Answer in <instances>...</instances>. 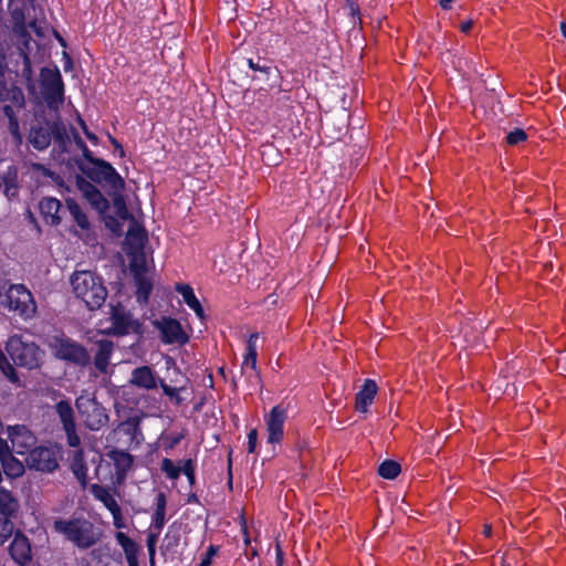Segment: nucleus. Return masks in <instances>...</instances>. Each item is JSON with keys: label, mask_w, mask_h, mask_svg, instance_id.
Masks as SVG:
<instances>
[{"label": "nucleus", "mask_w": 566, "mask_h": 566, "mask_svg": "<svg viewBox=\"0 0 566 566\" xmlns=\"http://www.w3.org/2000/svg\"><path fill=\"white\" fill-rule=\"evenodd\" d=\"M53 530L80 549H88L101 539V533L94 523L84 516L56 518L53 522Z\"/></svg>", "instance_id": "nucleus-1"}, {"label": "nucleus", "mask_w": 566, "mask_h": 566, "mask_svg": "<svg viewBox=\"0 0 566 566\" xmlns=\"http://www.w3.org/2000/svg\"><path fill=\"white\" fill-rule=\"evenodd\" d=\"M75 296L82 300L90 311L103 306L108 295L103 279L91 271H77L71 277Z\"/></svg>", "instance_id": "nucleus-2"}, {"label": "nucleus", "mask_w": 566, "mask_h": 566, "mask_svg": "<svg viewBox=\"0 0 566 566\" xmlns=\"http://www.w3.org/2000/svg\"><path fill=\"white\" fill-rule=\"evenodd\" d=\"M1 303L24 322L34 318L38 312L34 296L24 284H10Z\"/></svg>", "instance_id": "nucleus-3"}, {"label": "nucleus", "mask_w": 566, "mask_h": 566, "mask_svg": "<svg viewBox=\"0 0 566 566\" xmlns=\"http://www.w3.org/2000/svg\"><path fill=\"white\" fill-rule=\"evenodd\" d=\"M75 408L84 426L92 431L102 429L109 421L106 408L88 391H83L75 399Z\"/></svg>", "instance_id": "nucleus-4"}, {"label": "nucleus", "mask_w": 566, "mask_h": 566, "mask_svg": "<svg viewBox=\"0 0 566 566\" xmlns=\"http://www.w3.org/2000/svg\"><path fill=\"white\" fill-rule=\"evenodd\" d=\"M50 348L53 356L59 360L67 361L78 367H86L91 363L87 349L65 335L53 336Z\"/></svg>", "instance_id": "nucleus-5"}, {"label": "nucleus", "mask_w": 566, "mask_h": 566, "mask_svg": "<svg viewBox=\"0 0 566 566\" xmlns=\"http://www.w3.org/2000/svg\"><path fill=\"white\" fill-rule=\"evenodd\" d=\"M40 88L42 97L50 109H57L64 102V82L57 66H43L40 70Z\"/></svg>", "instance_id": "nucleus-6"}, {"label": "nucleus", "mask_w": 566, "mask_h": 566, "mask_svg": "<svg viewBox=\"0 0 566 566\" xmlns=\"http://www.w3.org/2000/svg\"><path fill=\"white\" fill-rule=\"evenodd\" d=\"M111 326L105 331L107 335L126 336L130 333L143 336L145 327L142 322L135 319L133 314L124 307L119 302L111 305L109 312Z\"/></svg>", "instance_id": "nucleus-7"}, {"label": "nucleus", "mask_w": 566, "mask_h": 566, "mask_svg": "<svg viewBox=\"0 0 566 566\" xmlns=\"http://www.w3.org/2000/svg\"><path fill=\"white\" fill-rule=\"evenodd\" d=\"M78 169L93 182L106 184L111 189L124 190L125 181L117 170L106 160H95L93 167L77 161Z\"/></svg>", "instance_id": "nucleus-8"}, {"label": "nucleus", "mask_w": 566, "mask_h": 566, "mask_svg": "<svg viewBox=\"0 0 566 566\" xmlns=\"http://www.w3.org/2000/svg\"><path fill=\"white\" fill-rule=\"evenodd\" d=\"M6 352L14 365L28 369L39 367L40 348L34 343H25L21 336H11L6 344Z\"/></svg>", "instance_id": "nucleus-9"}, {"label": "nucleus", "mask_w": 566, "mask_h": 566, "mask_svg": "<svg viewBox=\"0 0 566 566\" xmlns=\"http://www.w3.org/2000/svg\"><path fill=\"white\" fill-rule=\"evenodd\" d=\"M59 451L51 447H35L28 454L25 461L31 470L53 473L59 469Z\"/></svg>", "instance_id": "nucleus-10"}, {"label": "nucleus", "mask_w": 566, "mask_h": 566, "mask_svg": "<svg viewBox=\"0 0 566 566\" xmlns=\"http://www.w3.org/2000/svg\"><path fill=\"white\" fill-rule=\"evenodd\" d=\"M245 61L249 69L253 71L251 75L252 81L266 84L270 88L276 85L280 78V71L270 59L256 55Z\"/></svg>", "instance_id": "nucleus-11"}, {"label": "nucleus", "mask_w": 566, "mask_h": 566, "mask_svg": "<svg viewBox=\"0 0 566 566\" xmlns=\"http://www.w3.org/2000/svg\"><path fill=\"white\" fill-rule=\"evenodd\" d=\"M160 333V339L166 345H185L189 342L188 334L184 331L180 322L174 317L163 316L153 322Z\"/></svg>", "instance_id": "nucleus-12"}, {"label": "nucleus", "mask_w": 566, "mask_h": 566, "mask_svg": "<svg viewBox=\"0 0 566 566\" xmlns=\"http://www.w3.org/2000/svg\"><path fill=\"white\" fill-rule=\"evenodd\" d=\"M7 434L11 442L12 450L17 454H29L30 451L35 448L38 439L24 424L8 426Z\"/></svg>", "instance_id": "nucleus-13"}, {"label": "nucleus", "mask_w": 566, "mask_h": 566, "mask_svg": "<svg viewBox=\"0 0 566 566\" xmlns=\"http://www.w3.org/2000/svg\"><path fill=\"white\" fill-rule=\"evenodd\" d=\"M55 410L65 431L67 444L72 448L80 447L81 438L76 432V422L71 403L67 400H60L55 405Z\"/></svg>", "instance_id": "nucleus-14"}, {"label": "nucleus", "mask_w": 566, "mask_h": 566, "mask_svg": "<svg viewBox=\"0 0 566 566\" xmlns=\"http://www.w3.org/2000/svg\"><path fill=\"white\" fill-rule=\"evenodd\" d=\"M286 409L281 405L274 406L269 415L265 416L268 431V442L271 444L280 443L283 439V428L286 420Z\"/></svg>", "instance_id": "nucleus-15"}, {"label": "nucleus", "mask_w": 566, "mask_h": 566, "mask_svg": "<svg viewBox=\"0 0 566 566\" xmlns=\"http://www.w3.org/2000/svg\"><path fill=\"white\" fill-rule=\"evenodd\" d=\"M9 554L21 566L29 564L32 559L30 541L20 530H17L13 535L9 546Z\"/></svg>", "instance_id": "nucleus-16"}, {"label": "nucleus", "mask_w": 566, "mask_h": 566, "mask_svg": "<svg viewBox=\"0 0 566 566\" xmlns=\"http://www.w3.org/2000/svg\"><path fill=\"white\" fill-rule=\"evenodd\" d=\"M259 339V333H252L249 335L245 345V353L243 356V361L241 365L242 373H247V369L250 368L252 370V376L254 377L255 385L261 382V375L256 367L258 359V345L256 342Z\"/></svg>", "instance_id": "nucleus-17"}, {"label": "nucleus", "mask_w": 566, "mask_h": 566, "mask_svg": "<svg viewBox=\"0 0 566 566\" xmlns=\"http://www.w3.org/2000/svg\"><path fill=\"white\" fill-rule=\"evenodd\" d=\"M91 492L93 496L102 502L104 506L111 512L114 517V524L116 527L122 525L117 522L122 517V510L115 497L109 493L108 489L101 484H92Z\"/></svg>", "instance_id": "nucleus-18"}, {"label": "nucleus", "mask_w": 566, "mask_h": 566, "mask_svg": "<svg viewBox=\"0 0 566 566\" xmlns=\"http://www.w3.org/2000/svg\"><path fill=\"white\" fill-rule=\"evenodd\" d=\"M62 202L54 197H44L39 202V210L44 222L51 227H56L61 223L60 211Z\"/></svg>", "instance_id": "nucleus-19"}, {"label": "nucleus", "mask_w": 566, "mask_h": 566, "mask_svg": "<svg viewBox=\"0 0 566 566\" xmlns=\"http://www.w3.org/2000/svg\"><path fill=\"white\" fill-rule=\"evenodd\" d=\"M129 382L137 388L151 390L159 386V378L157 379L151 367L144 365L136 367L132 371V377Z\"/></svg>", "instance_id": "nucleus-20"}, {"label": "nucleus", "mask_w": 566, "mask_h": 566, "mask_svg": "<svg viewBox=\"0 0 566 566\" xmlns=\"http://www.w3.org/2000/svg\"><path fill=\"white\" fill-rule=\"evenodd\" d=\"M0 190L8 200H12L18 197L20 185L18 168L11 165L0 177Z\"/></svg>", "instance_id": "nucleus-21"}, {"label": "nucleus", "mask_w": 566, "mask_h": 566, "mask_svg": "<svg viewBox=\"0 0 566 566\" xmlns=\"http://www.w3.org/2000/svg\"><path fill=\"white\" fill-rule=\"evenodd\" d=\"M378 387L373 379H365L360 390L356 394L355 408L359 412H366L373 403Z\"/></svg>", "instance_id": "nucleus-22"}, {"label": "nucleus", "mask_w": 566, "mask_h": 566, "mask_svg": "<svg viewBox=\"0 0 566 566\" xmlns=\"http://www.w3.org/2000/svg\"><path fill=\"white\" fill-rule=\"evenodd\" d=\"M50 120H45L44 125L33 126L29 134V142L32 147L39 151L45 150L51 144Z\"/></svg>", "instance_id": "nucleus-23"}, {"label": "nucleus", "mask_w": 566, "mask_h": 566, "mask_svg": "<svg viewBox=\"0 0 566 566\" xmlns=\"http://www.w3.org/2000/svg\"><path fill=\"white\" fill-rule=\"evenodd\" d=\"M147 242V233L144 228L137 226L136 223L132 224L128 228L126 234V253L127 252H143L145 244Z\"/></svg>", "instance_id": "nucleus-24"}, {"label": "nucleus", "mask_w": 566, "mask_h": 566, "mask_svg": "<svg viewBox=\"0 0 566 566\" xmlns=\"http://www.w3.org/2000/svg\"><path fill=\"white\" fill-rule=\"evenodd\" d=\"M114 350V344L109 339H101L97 342V352L94 357V366L101 373H106L111 356Z\"/></svg>", "instance_id": "nucleus-25"}, {"label": "nucleus", "mask_w": 566, "mask_h": 566, "mask_svg": "<svg viewBox=\"0 0 566 566\" xmlns=\"http://www.w3.org/2000/svg\"><path fill=\"white\" fill-rule=\"evenodd\" d=\"M115 538L124 551L128 566H139V564H138V553H139L138 544L123 532H117L115 535Z\"/></svg>", "instance_id": "nucleus-26"}, {"label": "nucleus", "mask_w": 566, "mask_h": 566, "mask_svg": "<svg viewBox=\"0 0 566 566\" xmlns=\"http://www.w3.org/2000/svg\"><path fill=\"white\" fill-rule=\"evenodd\" d=\"M140 422V417L132 416L128 417L126 420L122 421L118 424L117 429L119 432L127 436L132 443H139L144 439Z\"/></svg>", "instance_id": "nucleus-27"}, {"label": "nucleus", "mask_w": 566, "mask_h": 566, "mask_svg": "<svg viewBox=\"0 0 566 566\" xmlns=\"http://www.w3.org/2000/svg\"><path fill=\"white\" fill-rule=\"evenodd\" d=\"M108 458L113 461L115 473L118 478H123L133 465V457L124 450H112L107 453Z\"/></svg>", "instance_id": "nucleus-28"}, {"label": "nucleus", "mask_w": 566, "mask_h": 566, "mask_svg": "<svg viewBox=\"0 0 566 566\" xmlns=\"http://www.w3.org/2000/svg\"><path fill=\"white\" fill-rule=\"evenodd\" d=\"M20 504L18 499L6 488L0 486V516H18Z\"/></svg>", "instance_id": "nucleus-29"}, {"label": "nucleus", "mask_w": 566, "mask_h": 566, "mask_svg": "<svg viewBox=\"0 0 566 566\" xmlns=\"http://www.w3.org/2000/svg\"><path fill=\"white\" fill-rule=\"evenodd\" d=\"M70 469L83 488L87 485V465L82 449L73 452Z\"/></svg>", "instance_id": "nucleus-30"}, {"label": "nucleus", "mask_w": 566, "mask_h": 566, "mask_svg": "<svg viewBox=\"0 0 566 566\" xmlns=\"http://www.w3.org/2000/svg\"><path fill=\"white\" fill-rule=\"evenodd\" d=\"M176 291L182 296L184 302L195 312V314L199 318L203 319L205 311L201 303L197 298L193 289L189 284L180 283L176 285Z\"/></svg>", "instance_id": "nucleus-31"}, {"label": "nucleus", "mask_w": 566, "mask_h": 566, "mask_svg": "<svg viewBox=\"0 0 566 566\" xmlns=\"http://www.w3.org/2000/svg\"><path fill=\"white\" fill-rule=\"evenodd\" d=\"M3 473L9 479H17L24 474V465L12 453L0 460Z\"/></svg>", "instance_id": "nucleus-32"}, {"label": "nucleus", "mask_w": 566, "mask_h": 566, "mask_svg": "<svg viewBox=\"0 0 566 566\" xmlns=\"http://www.w3.org/2000/svg\"><path fill=\"white\" fill-rule=\"evenodd\" d=\"M166 506H167V497L164 492H159L155 499V512L153 515V525L154 527L160 532L166 522Z\"/></svg>", "instance_id": "nucleus-33"}, {"label": "nucleus", "mask_w": 566, "mask_h": 566, "mask_svg": "<svg viewBox=\"0 0 566 566\" xmlns=\"http://www.w3.org/2000/svg\"><path fill=\"white\" fill-rule=\"evenodd\" d=\"M66 208L70 211L71 216L73 217L76 224L82 230H87L90 228V221L86 216V213L82 210L77 201L73 198H67L65 200Z\"/></svg>", "instance_id": "nucleus-34"}, {"label": "nucleus", "mask_w": 566, "mask_h": 566, "mask_svg": "<svg viewBox=\"0 0 566 566\" xmlns=\"http://www.w3.org/2000/svg\"><path fill=\"white\" fill-rule=\"evenodd\" d=\"M0 99H11L19 105H22L24 102L21 88L14 85L10 90L8 88L2 71H0Z\"/></svg>", "instance_id": "nucleus-35"}, {"label": "nucleus", "mask_w": 566, "mask_h": 566, "mask_svg": "<svg viewBox=\"0 0 566 566\" xmlns=\"http://www.w3.org/2000/svg\"><path fill=\"white\" fill-rule=\"evenodd\" d=\"M136 284V300L139 304H146L153 291V283L146 275L134 277Z\"/></svg>", "instance_id": "nucleus-36"}, {"label": "nucleus", "mask_w": 566, "mask_h": 566, "mask_svg": "<svg viewBox=\"0 0 566 566\" xmlns=\"http://www.w3.org/2000/svg\"><path fill=\"white\" fill-rule=\"evenodd\" d=\"M50 134L51 138H54L55 143L60 147H65L69 142V135L63 122L57 117L55 120H50Z\"/></svg>", "instance_id": "nucleus-37"}, {"label": "nucleus", "mask_w": 566, "mask_h": 566, "mask_svg": "<svg viewBox=\"0 0 566 566\" xmlns=\"http://www.w3.org/2000/svg\"><path fill=\"white\" fill-rule=\"evenodd\" d=\"M127 255L130 256L129 268H130V271H132L134 277L140 276V275H146L147 264H146V258H145L144 251L143 252H127Z\"/></svg>", "instance_id": "nucleus-38"}, {"label": "nucleus", "mask_w": 566, "mask_h": 566, "mask_svg": "<svg viewBox=\"0 0 566 566\" xmlns=\"http://www.w3.org/2000/svg\"><path fill=\"white\" fill-rule=\"evenodd\" d=\"M123 191L124 190L112 189L111 196L117 217L122 220H127L130 218V213L123 196Z\"/></svg>", "instance_id": "nucleus-39"}, {"label": "nucleus", "mask_w": 566, "mask_h": 566, "mask_svg": "<svg viewBox=\"0 0 566 566\" xmlns=\"http://www.w3.org/2000/svg\"><path fill=\"white\" fill-rule=\"evenodd\" d=\"M401 472V465L395 460H385L378 467V474L387 480L396 479Z\"/></svg>", "instance_id": "nucleus-40"}, {"label": "nucleus", "mask_w": 566, "mask_h": 566, "mask_svg": "<svg viewBox=\"0 0 566 566\" xmlns=\"http://www.w3.org/2000/svg\"><path fill=\"white\" fill-rule=\"evenodd\" d=\"M85 199L99 214L106 213L109 209V201L103 196L98 188L85 197Z\"/></svg>", "instance_id": "nucleus-41"}, {"label": "nucleus", "mask_w": 566, "mask_h": 566, "mask_svg": "<svg viewBox=\"0 0 566 566\" xmlns=\"http://www.w3.org/2000/svg\"><path fill=\"white\" fill-rule=\"evenodd\" d=\"M0 370L10 382H12V384L20 382L19 376H18L13 365L11 364V361L9 360L7 355L1 349H0Z\"/></svg>", "instance_id": "nucleus-42"}, {"label": "nucleus", "mask_w": 566, "mask_h": 566, "mask_svg": "<svg viewBox=\"0 0 566 566\" xmlns=\"http://www.w3.org/2000/svg\"><path fill=\"white\" fill-rule=\"evenodd\" d=\"M15 517L0 516V546L14 535Z\"/></svg>", "instance_id": "nucleus-43"}, {"label": "nucleus", "mask_w": 566, "mask_h": 566, "mask_svg": "<svg viewBox=\"0 0 566 566\" xmlns=\"http://www.w3.org/2000/svg\"><path fill=\"white\" fill-rule=\"evenodd\" d=\"M22 77L25 80L27 88L29 92H34L35 86L33 82V69H32V61L30 56L24 55L22 59Z\"/></svg>", "instance_id": "nucleus-44"}, {"label": "nucleus", "mask_w": 566, "mask_h": 566, "mask_svg": "<svg viewBox=\"0 0 566 566\" xmlns=\"http://www.w3.org/2000/svg\"><path fill=\"white\" fill-rule=\"evenodd\" d=\"M159 386L163 389V392L169 397L176 406H180L184 402V398L180 396V391L185 389V387H171L165 382L164 379L159 378Z\"/></svg>", "instance_id": "nucleus-45"}, {"label": "nucleus", "mask_w": 566, "mask_h": 566, "mask_svg": "<svg viewBox=\"0 0 566 566\" xmlns=\"http://www.w3.org/2000/svg\"><path fill=\"white\" fill-rule=\"evenodd\" d=\"M12 31L18 38V43L33 41L23 17L14 22Z\"/></svg>", "instance_id": "nucleus-46"}, {"label": "nucleus", "mask_w": 566, "mask_h": 566, "mask_svg": "<svg viewBox=\"0 0 566 566\" xmlns=\"http://www.w3.org/2000/svg\"><path fill=\"white\" fill-rule=\"evenodd\" d=\"M160 469L170 480H177L181 473V467L176 465L175 462L169 458L163 459Z\"/></svg>", "instance_id": "nucleus-47"}, {"label": "nucleus", "mask_w": 566, "mask_h": 566, "mask_svg": "<svg viewBox=\"0 0 566 566\" xmlns=\"http://www.w3.org/2000/svg\"><path fill=\"white\" fill-rule=\"evenodd\" d=\"M526 139H527L526 132L518 127L511 130L505 137L506 144L510 146H516L520 143L525 142Z\"/></svg>", "instance_id": "nucleus-48"}, {"label": "nucleus", "mask_w": 566, "mask_h": 566, "mask_svg": "<svg viewBox=\"0 0 566 566\" xmlns=\"http://www.w3.org/2000/svg\"><path fill=\"white\" fill-rule=\"evenodd\" d=\"M185 438L182 432L170 433L163 438V447L166 452L174 450Z\"/></svg>", "instance_id": "nucleus-49"}, {"label": "nucleus", "mask_w": 566, "mask_h": 566, "mask_svg": "<svg viewBox=\"0 0 566 566\" xmlns=\"http://www.w3.org/2000/svg\"><path fill=\"white\" fill-rule=\"evenodd\" d=\"M181 472L186 475L189 484L192 486L196 483V461L187 459L181 467Z\"/></svg>", "instance_id": "nucleus-50"}, {"label": "nucleus", "mask_w": 566, "mask_h": 566, "mask_svg": "<svg viewBox=\"0 0 566 566\" xmlns=\"http://www.w3.org/2000/svg\"><path fill=\"white\" fill-rule=\"evenodd\" d=\"M75 184L84 198L97 189L93 181L85 179L83 176H76Z\"/></svg>", "instance_id": "nucleus-51"}, {"label": "nucleus", "mask_w": 566, "mask_h": 566, "mask_svg": "<svg viewBox=\"0 0 566 566\" xmlns=\"http://www.w3.org/2000/svg\"><path fill=\"white\" fill-rule=\"evenodd\" d=\"M157 541H158V533H153V532L148 533L147 539H146V545H147V551H148V555H149V563L151 566H154V564H155Z\"/></svg>", "instance_id": "nucleus-52"}, {"label": "nucleus", "mask_w": 566, "mask_h": 566, "mask_svg": "<svg viewBox=\"0 0 566 566\" xmlns=\"http://www.w3.org/2000/svg\"><path fill=\"white\" fill-rule=\"evenodd\" d=\"M103 220H104V223H105V227L111 230L113 233L115 234H120L122 233V224L120 222L118 221V219L114 216H111V214H101Z\"/></svg>", "instance_id": "nucleus-53"}, {"label": "nucleus", "mask_w": 566, "mask_h": 566, "mask_svg": "<svg viewBox=\"0 0 566 566\" xmlns=\"http://www.w3.org/2000/svg\"><path fill=\"white\" fill-rule=\"evenodd\" d=\"M2 112L4 116L9 119L10 128L18 129L19 123L13 107L11 105H4L2 107Z\"/></svg>", "instance_id": "nucleus-54"}, {"label": "nucleus", "mask_w": 566, "mask_h": 566, "mask_svg": "<svg viewBox=\"0 0 566 566\" xmlns=\"http://www.w3.org/2000/svg\"><path fill=\"white\" fill-rule=\"evenodd\" d=\"M218 552H219V546L211 544L207 548V552L203 555V557L201 558L199 566H210L213 557L218 554Z\"/></svg>", "instance_id": "nucleus-55"}, {"label": "nucleus", "mask_w": 566, "mask_h": 566, "mask_svg": "<svg viewBox=\"0 0 566 566\" xmlns=\"http://www.w3.org/2000/svg\"><path fill=\"white\" fill-rule=\"evenodd\" d=\"M258 444V431L256 429H251L248 433V452L254 453Z\"/></svg>", "instance_id": "nucleus-56"}, {"label": "nucleus", "mask_w": 566, "mask_h": 566, "mask_svg": "<svg viewBox=\"0 0 566 566\" xmlns=\"http://www.w3.org/2000/svg\"><path fill=\"white\" fill-rule=\"evenodd\" d=\"M31 43H32V41L18 43V52H19V55L21 56V59H23L24 55L30 56Z\"/></svg>", "instance_id": "nucleus-57"}, {"label": "nucleus", "mask_w": 566, "mask_h": 566, "mask_svg": "<svg viewBox=\"0 0 566 566\" xmlns=\"http://www.w3.org/2000/svg\"><path fill=\"white\" fill-rule=\"evenodd\" d=\"M11 453H13L12 447L9 446L6 439L0 437V460Z\"/></svg>", "instance_id": "nucleus-58"}, {"label": "nucleus", "mask_w": 566, "mask_h": 566, "mask_svg": "<svg viewBox=\"0 0 566 566\" xmlns=\"http://www.w3.org/2000/svg\"><path fill=\"white\" fill-rule=\"evenodd\" d=\"M34 169L41 171L44 177L53 178L54 176V171H52L50 168H46L42 164H35Z\"/></svg>", "instance_id": "nucleus-59"}, {"label": "nucleus", "mask_w": 566, "mask_h": 566, "mask_svg": "<svg viewBox=\"0 0 566 566\" xmlns=\"http://www.w3.org/2000/svg\"><path fill=\"white\" fill-rule=\"evenodd\" d=\"M82 155L84 157V159L86 161H88L90 164H95V160H99L101 158H96L93 156V153L88 149V147H84L83 150H82Z\"/></svg>", "instance_id": "nucleus-60"}, {"label": "nucleus", "mask_w": 566, "mask_h": 566, "mask_svg": "<svg viewBox=\"0 0 566 566\" xmlns=\"http://www.w3.org/2000/svg\"><path fill=\"white\" fill-rule=\"evenodd\" d=\"M27 25L28 28L32 29V31H34L36 35H43L42 28L38 24L36 20L30 21Z\"/></svg>", "instance_id": "nucleus-61"}, {"label": "nucleus", "mask_w": 566, "mask_h": 566, "mask_svg": "<svg viewBox=\"0 0 566 566\" xmlns=\"http://www.w3.org/2000/svg\"><path fill=\"white\" fill-rule=\"evenodd\" d=\"M73 135H74V142L76 144V146L83 150L84 147H86L87 145L85 144V142L81 138V136L76 133L75 129H73Z\"/></svg>", "instance_id": "nucleus-62"}, {"label": "nucleus", "mask_w": 566, "mask_h": 566, "mask_svg": "<svg viewBox=\"0 0 566 566\" xmlns=\"http://www.w3.org/2000/svg\"><path fill=\"white\" fill-rule=\"evenodd\" d=\"M275 558H276L277 566H282V564H283V551H282V548H281V546L279 544L275 547Z\"/></svg>", "instance_id": "nucleus-63"}, {"label": "nucleus", "mask_w": 566, "mask_h": 566, "mask_svg": "<svg viewBox=\"0 0 566 566\" xmlns=\"http://www.w3.org/2000/svg\"><path fill=\"white\" fill-rule=\"evenodd\" d=\"M473 27V21L472 20H468V21H464L460 24V30L461 32L463 33H469L471 31Z\"/></svg>", "instance_id": "nucleus-64"}]
</instances>
